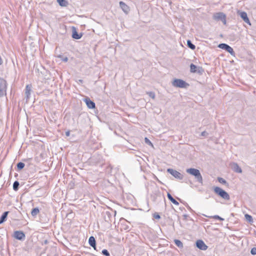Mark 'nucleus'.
Returning a JSON list of instances; mask_svg holds the SVG:
<instances>
[{"instance_id":"obj_1","label":"nucleus","mask_w":256,"mask_h":256,"mask_svg":"<svg viewBox=\"0 0 256 256\" xmlns=\"http://www.w3.org/2000/svg\"><path fill=\"white\" fill-rule=\"evenodd\" d=\"M186 172L188 174L194 176L196 182H198L202 184V177L198 170L194 168H190L186 169Z\"/></svg>"},{"instance_id":"obj_40","label":"nucleus","mask_w":256,"mask_h":256,"mask_svg":"<svg viewBox=\"0 0 256 256\" xmlns=\"http://www.w3.org/2000/svg\"><path fill=\"white\" fill-rule=\"evenodd\" d=\"M113 212H114V216H116V210H114Z\"/></svg>"},{"instance_id":"obj_13","label":"nucleus","mask_w":256,"mask_h":256,"mask_svg":"<svg viewBox=\"0 0 256 256\" xmlns=\"http://www.w3.org/2000/svg\"><path fill=\"white\" fill-rule=\"evenodd\" d=\"M72 32V38H74V39L79 40L82 38V33L78 34V32H76V28L74 27H73Z\"/></svg>"},{"instance_id":"obj_6","label":"nucleus","mask_w":256,"mask_h":256,"mask_svg":"<svg viewBox=\"0 0 256 256\" xmlns=\"http://www.w3.org/2000/svg\"><path fill=\"white\" fill-rule=\"evenodd\" d=\"M218 47L222 49L226 50V52H228L232 55H234V52L232 47L226 44H220Z\"/></svg>"},{"instance_id":"obj_23","label":"nucleus","mask_w":256,"mask_h":256,"mask_svg":"<svg viewBox=\"0 0 256 256\" xmlns=\"http://www.w3.org/2000/svg\"><path fill=\"white\" fill-rule=\"evenodd\" d=\"M208 217L209 218H210L218 220H220V221L224 220V218L220 217V216H218V215H215V216H208Z\"/></svg>"},{"instance_id":"obj_35","label":"nucleus","mask_w":256,"mask_h":256,"mask_svg":"<svg viewBox=\"0 0 256 256\" xmlns=\"http://www.w3.org/2000/svg\"><path fill=\"white\" fill-rule=\"evenodd\" d=\"M66 136H69L70 135V130H68L66 132Z\"/></svg>"},{"instance_id":"obj_29","label":"nucleus","mask_w":256,"mask_h":256,"mask_svg":"<svg viewBox=\"0 0 256 256\" xmlns=\"http://www.w3.org/2000/svg\"><path fill=\"white\" fill-rule=\"evenodd\" d=\"M144 142H145L146 144H148L152 147H154L153 144H152V142L148 138H144Z\"/></svg>"},{"instance_id":"obj_27","label":"nucleus","mask_w":256,"mask_h":256,"mask_svg":"<svg viewBox=\"0 0 256 256\" xmlns=\"http://www.w3.org/2000/svg\"><path fill=\"white\" fill-rule=\"evenodd\" d=\"M245 218L247 221L252 222L253 221L252 218L251 216L246 214H245Z\"/></svg>"},{"instance_id":"obj_9","label":"nucleus","mask_w":256,"mask_h":256,"mask_svg":"<svg viewBox=\"0 0 256 256\" xmlns=\"http://www.w3.org/2000/svg\"><path fill=\"white\" fill-rule=\"evenodd\" d=\"M238 14L246 23L250 25V21L248 17V15L246 12L238 11Z\"/></svg>"},{"instance_id":"obj_21","label":"nucleus","mask_w":256,"mask_h":256,"mask_svg":"<svg viewBox=\"0 0 256 256\" xmlns=\"http://www.w3.org/2000/svg\"><path fill=\"white\" fill-rule=\"evenodd\" d=\"M197 66L193 64H191L190 65V70L191 72H196Z\"/></svg>"},{"instance_id":"obj_2","label":"nucleus","mask_w":256,"mask_h":256,"mask_svg":"<svg viewBox=\"0 0 256 256\" xmlns=\"http://www.w3.org/2000/svg\"><path fill=\"white\" fill-rule=\"evenodd\" d=\"M214 192L225 200H230V196L228 194L220 187L215 186L214 188Z\"/></svg>"},{"instance_id":"obj_39","label":"nucleus","mask_w":256,"mask_h":256,"mask_svg":"<svg viewBox=\"0 0 256 256\" xmlns=\"http://www.w3.org/2000/svg\"><path fill=\"white\" fill-rule=\"evenodd\" d=\"M106 214H107V215H108V216H109L110 215V212H106Z\"/></svg>"},{"instance_id":"obj_25","label":"nucleus","mask_w":256,"mask_h":256,"mask_svg":"<svg viewBox=\"0 0 256 256\" xmlns=\"http://www.w3.org/2000/svg\"><path fill=\"white\" fill-rule=\"evenodd\" d=\"M24 164L22 162H20L17 164V168L18 170H22L24 167Z\"/></svg>"},{"instance_id":"obj_32","label":"nucleus","mask_w":256,"mask_h":256,"mask_svg":"<svg viewBox=\"0 0 256 256\" xmlns=\"http://www.w3.org/2000/svg\"><path fill=\"white\" fill-rule=\"evenodd\" d=\"M250 253H251V254H252V255H255V254H256V248H252L251 249Z\"/></svg>"},{"instance_id":"obj_36","label":"nucleus","mask_w":256,"mask_h":256,"mask_svg":"<svg viewBox=\"0 0 256 256\" xmlns=\"http://www.w3.org/2000/svg\"><path fill=\"white\" fill-rule=\"evenodd\" d=\"M186 208L190 211H192V209L190 208V207L188 204H186Z\"/></svg>"},{"instance_id":"obj_41","label":"nucleus","mask_w":256,"mask_h":256,"mask_svg":"<svg viewBox=\"0 0 256 256\" xmlns=\"http://www.w3.org/2000/svg\"><path fill=\"white\" fill-rule=\"evenodd\" d=\"M177 198L178 200H180V202H182V200L180 198Z\"/></svg>"},{"instance_id":"obj_11","label":"nucleus","mask_w":256,"mask_h":256,"mask_svg":"<svg viewBox=\"0 0 256 256\" xmlns=\"http://www.w3.org/2000/svg\"><path fill=\"white\" fill-rule=\"evenodd\" d=\"M120 6L124 13H128L130 11V8L124 2H120Z\"/></svg>"},{"instance_id":"obj_24","label":"nucleus","mask_w":256,"mask_h":256,"mask_svg":"<svg viewBox=\"0 0 256 256\" xmlns=\"http://www.w3.org/2000/svg\"><path fill=\"white\" fill-rule=\"evenodd\" d=\"M174 243H175L176 245L179 248L183 247V244H182V242L178 240H175Z\"/></svg>"},{"instance_id":"obj_28","label":"nucleus","mask_w":256,"mask_h":256,"mask_svg":"<svg viewBox=\"0 0 256 256\" xmlns=\"http://www.w3.org/2000/svg\"><path fill=\"white\" fill-rule=\"evenodd\" d=\"M146 94H148V96L150 97L151 98H152V99H154L155 98L156 95H155V94H154V92H146Z\"/></svg>"},{"instance_id":"obj_37","label":"nucleus","mask_w":256,"mask_h":256,"mask_svg":"<svg viewBox=\"0 0 256 256\" xmlns=\"http://www.w3.org/2000/svg\"><path fill=\"white\" fill-rule=\"evenodd\" d=\"M4 91L0 89V96H2L4 94Z\"/></svg>"},{"instance_id":"obj_7","label":"nucleus","mask_w":256,"mask_h":256,"mask_svg":"<svg viewBox=\"0 0 256 256\" xmlns=\"http://www.w3.org/2000/svg\"><path fill=\"white\" fill-rule=\"evenodd\" d=\"M14 237L18 240H23L25 239L26 236L23 232L17 230L14 232Z\"/></svg>"},{"instance_id":"obj_20","label":"nucleus","mask_w":256,"mask_h":256,"mask_svg":"<svg viewBox=\"0 0 256 256\" xmlns=\"http://www.w3.org/2000/svg\"><path fill=\"white\" fill-rule=\"evenodd\" d=\"M31 91V88L29 86L27 85L26 88V92L25 94L27 98H29V96L30 95V92Z\"/></svg>"},{"instance_id":"obj_18","label":"nucleus","mask_w":256,"mask_h":256,"mask_svg":"<svg viewBox=\"0 0 256 256\" xmlns=\"http://www.w3.org/2000/svg\"><path fill=\"white\" fill-rule=\"evenodd\" d=\"M58 4L62 6H66L68 2L66 0H58Z\"/></svg>"},{"instance_id":"obj_17","label":"nucleus","mask_w":256,"mask_h":256,"mask_svg":"<svg viewBox=\"0 0 256 256\" xmlns=\"http://www.w3.org/2000/svg\"><path fill=\"white\" fill-rule=\"evenodd\" d=\"M40 212L38 208H33L31 212V214L33 216H36Z\"/></svg>"},{"instance_id":"obj_16","label":"nucleus","mask_w":256,"mask_h":256,"mask_svg":"<svg viewBox=\"0 0 256 256\" xmlns=\"http://www.w3.org/2000/svg\"><path fill=\"white\" fill-rule=\"evenodd\" d=\"M167 196L168 200L174 204L178 206L179 203L172 196L170 193H168Z\"/></svg>"},{"instance_id":"obj_30","label":"nucleus","mask_w":256,"mask_h":256,"mask_svg":"<svg viewBox=\"0 0 256 256\" xmlns=\"http://www.w3.org/2000/svg\"><path fill=\"white\" fill-rule=\"evenodd\" d=\"M102 254L106 256H110V253L108 252V250L106 249H104L102 250Z\"/></svg>"},{"instance_id":"obj_19","label":"nucleus","mask_w":256,"mask_h":256,"mask_svg":"<svg viewBox=\"0 0 256 256\" xmlns=\"http://www.w3.org/2000/svg\"><path fill=\"white\" fill-rule=\"evenodd\" d=\"M187 46L192 50H194L196 48L195 45L190 40H187Z\"/></svg>"},{"instance_id":"obj_38","label":"nucleus","mask_w":256,"mask_h":256,"mask_svg":"<svg viewBox=\"0 0 256 256\" xmlns=\"http://www.w3.org/2000/svg\"><path fill=\"white\" fill-rule=\"evenodd\" d=\"M2 63H3V60H2L1 56H0V64H2Z\"/></svg>"},{"instance_id":"obj_8","label":"nucleus","mask_w":256,"mask_h":256,"mask_svg":"<svg viewBox=\"0 0 256 256\" xmlns=\"http://www.w3.org/2000/svg\"><path fill=\"white\" fill-rule=\"evenodd\" d=\"M196 246L200 250H205L208 246L204 244L203 240H198L196 242Z\"/></svg>"},{"instance_id":"obj_22","label":"nucleus","mask_w":256,"mask_h":256,"mask_svg":"<svg viewBox=\"0 0 256 256\" xmlns=\"http://www.w3.org/2000/svg\"><path fill=\"white\" fill-rule=\"evenodd\" d=\"M19 182L18 181H15L13 184V189L15 191H17L19 187Z\"/></svg>"},{"instance_id":"obj_12","label":"nucleus","mask_w":256,"mask_h":256,"mask_svg":"<svg viewBox=\"0 0 256 256\" xmlns=\"http://www.w3.org/2000/svg\"><path fill=\"white\" fill-rule=\"evenodd\" d=\"M232 170L237 173H242V168L239 166L238 164L237 163L234 162L232 164Z\"/></svg>"},{"instance_id":"obj_4","label":"nucleus","mask_w":256,"mask_h":256,"mask_svg":"<svg viewBox=\"0 0 256 256\" xmlns=\"http://www.w3.org/2000/svg\"><path fill=\"white\" fill-rule=\"evenodd\" d=\"M213 18L216 20H221L224 24H226V16L222 12H217L214 14Z\"/></svg>"},{"instance_id":"obj_3","label":"nucleus","mask_w":256,"mask_h":256,"mask_svg":"<svg viewBox=\"0 0 256 256\" xmlns=\"http://www.w3.org/2000/svg\"><path fill=\"white\" fill-rule=\"evenodd\" d=\"M172 84L174 86L180 88H186L188 85L185 81L180 79H175Z\"/></svg>"},{"instance_id":"obj_5","label":"nucleus","mask_w":256,"mask_h":256,"mask_svg":"<svg viewBox=\"0 0 256 256\" xmlns=\"http://www.w3.org/2000/svg\"><path fill=\"white\" fill-rule=\"evenodd\" d=\"M168 172L171 174L175 178L182 180L183 179L184 176L182 174L178 172V171L174 170L172 168H168L167 170Z\"/></svg>"},{"instance_id":"obj_10","label":"nucleus","mask_w":256,"mask_h":256,"mask_svg":"<svg viewBox=\"0 0 256 256\" xmlns=\"http://www.w3.org/2000/svg\"><path fill=\"white\" fill-rule=\"evenodd\" d=\"M84 102H86L87 106L89 108H94L96 107L95 103L92 101L90 98H86L84 100Z\"/></svg>"},{"instance_id":"obj_33","label":"nucleus","mask_w":256,"mask_h":256,"mask_svg":"<svg viewBox=\"0 0 256 256\" xmlns=\"http://www.w3.org/2000/svg\"><path fill=\"white\" fill-rule=\"evenodd\" d=\"M208 134L206 131H204L201 133L200 136H202L206 137L208 136Z\"/></svg>"},{"instance_id":"obj_14","label":"nucleus","mask_w":256,"mask_h":256,"mask_svg":"<svg viewBox=\"0 0 256 256\" xmlns=\"http://www.w3.org/2000/svg\"><path fill=\"white\" fill-rule=\"evenodd\" d=\"M88 243L92 247L94 250H96V241L93 236L90 237L88 240Z\"/></svg>"},{"instance_id":"obj_15","label":"nucleus","mask_w":256,"mask_h":256,"mask_svg":"<svg viewBox=\"0 0 256 256\" xmlns=\"http://www.w3.org/2000/svg\"><path fill=\"white\" fill-rule=\"evenodd\" d=\"M9 213V212H4L0 218V224H2L4 222L7 218L8 214Z\"/></svg>"},{"instance_id":"obj_34","label":"nucleus","mask_w":256,"mask_h":256,"mask_svg":"<svg viewBox=\"0 0 256 256\" xmlns=\"http://www.w3.org/2000/svg\"><path fill=\"white\" fill-rule=\"evenodd\" d=\"M62 60L64 62H66L68 60V58L67 57H62Z\"/></svg>"},{"instance_id":"obj_42","label":"nucleus","mask_w":256,"mask_h":256,"mask_svg":"<svg viewBox=\"0 0 256 256\" xmlns=\"http://www.w3.org/2000/svg\"><path fill=\"white\" fill-rule=\"evenodd\" d=\"M79 81H80V82H82V80H79Z\"/></svg>"},{"instance_id":"obj_31","label":"nucleus","mask_w":256,"mask_h":256,"mask_svg":"<svg viewBox=\"0 0 256 256\" xmlns=\"http://www.w3.org/2000/svg\"><path fill=\"white\" fill-rule=\"evenodd\" d=\"M153 218L156 220H160V216L158 212H154L153 214Z\"/></svg>"},{"instance_id":"obj_26","label":"nucleus","mask_w":256,"mask_h":256,"mask_svg":"<svg viewBox=\"0 0 256 256\" xmlns=\"http://www.w3.org/2000/svg\"><path fill=\"white\" fill-rule=\"evenodd\" d=\"M218 180L219 182H220L222 184H228L226 181L222 178H220V177L218 178Z\"/></svg>"}]
</instances>
